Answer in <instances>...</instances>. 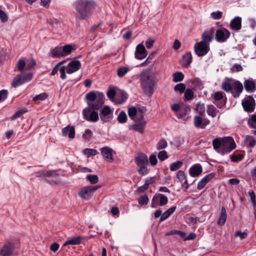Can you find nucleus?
<instances>
[{
	"label": "nucleus",
	"instance_id": "f257e3e1",
	"mask_svg": "<svg viewBox=\"0 0 256 256\" xmlns=\"http://www.w3.org/2000/svg\"><path fill=\"white\" fill-rule=\"evenodd\" d=\"M86 99L88 106L82 110L83 118L90 122H96L99 120L98 110L102 108L104 104L105 97L102 92L90 91L86 94Z\"/></svg>",
	"mask_w": 256,
	"mask_h": 256
},
{
	"label": "nucleus",
	"instance_id": "f03ea898",
	"mask_svg": "<svg viewBox=\"0 0 256 256\" xmlns=\"http://www.w3.org/2000/svg\"><path fill=\"white\" fill-rule=\"evenodd\" d=\"M76 13L74 14L76 20H86L92 16L96 6L94 0H76L73 4Z\"/></svg>",
	"mask_w": 256,
	"mask_h": 256
},
{
	"label": "nucleus",
	"instance_id": "7ed1b4c3",
	"mask_svg": "<svg viewBox=\"0 0 256 256\" xmlns=\"http://www.w3.org/2000/svg\"><path fill=\"white\" fill-rule=\"evenodd\" d=\"M140 82L144 94L149 96H152L156 86L155 78L150 74L149 72L144 71L140 74Z\"/></svg>",
	"mask_w": 256,
	"mask_h": 256
},
{
	"label": "nucleus",
	"instance_id": "20e7f679",
	"mask_svg": "<svg viewBox=\"0 0 256 256\" xmlns=\"http://www.w3.org/2000/svg\"><path fill=\"white\" fill-rule=\"evenodd\" d=\"M222 88L227 92H230L234 98H238L242 92L244 87L240 81L226 78L222 82Z\"/></svg>",
	"mask_w": 256,
	"mask_h": 256
},
{
	"label": "nucleus",
	"instance_id": "39448f33",
	"mask_svg": "<svg viewBox=\"0 0 256 256\" xmlns=\"http://www.w3.org/2000/svg\"><path fill=\"white\" fill-rule=\"evenodd\" d=\"M134 162L138 168V172L140 175L144 176L149 172L147 166L148 164V157L143 152L138 153L135 156Z\"/></svg>",
	"mask_w": 256,
	"mask_h": 256
},
{
	"label": "nucleus",
	"instance_id": "423d86ee",
	"mask_svg": "<svg viewBox=\"0 0 256 256\" xmlns=\"http://www.w3.org/2000/svg\"><path fill=\"white\" fill-rule=\"evenodd\" d=\"M81 63L78 60H72L66 66H62L59 68L60 73V78L64 80L66 76V71L68 74H72L81 68Z\"/></svg>",
	"mask_w": 256,
	"mask_h": 256
},
{
	"label": "nucleus",
	"instance_id": "0eeeda50",
	"mask_svg": "<svg viewBox=\"0 0 256 256\" xmlns=\"http://www.w3.org/2000/svg\"><path fill=\"white\" fill-rule=\"evenodd\" d=\"M32 78L33 74L31 72L26 73L24 74H17L16 76L14 78L12 86V87L16 88L25 83L28 82Z\"/></svg>",
	"mask_w": 256,
	"mask_h": 256
},
{
	"label": "nucleus",
	"instance_id": "6e6552de",
	"mask_svg": "<svg viewBox=\"0 0 256 256\" xmlns=\"http://www.w3.org/2000/svg\"><path fill=\"white\" fill-rule=\"evenodd\" d=\"M15 248V242L11 239L8 240L0 248V256H10L13 254Z\"/></svg>",
	"mask_w": 256,
	"mask_h": 256
},
{
	"label": "nucleus",
	"instance_id": "1a4fd4ad",
	"mask_svg": "<svg viewBox=\"0 0 256 256\" xmlns=\"http://www.w3.org/2000/svg\"><path fill=\"white\" fill-rule=\"evenodd\" d=\"M100 187V186L83 187L78 192V195L82 199L88 200L92 197L94 193Z\"/></svg>",
	"mask_w": 256,
	"mask_h": 256
},
{
	"label": "nucleus",
	"instance_id": "9d476101",
	"mask_svg": "<svg viewBox=\"0 0 256 256\" xmlns=\"http://www.w3.org/2000/svg\"><path fill=\"white\" fill-rule=\"evenodd\" d=\"M222 152L224 154L232 152L236 148V144L232 136H224L222 138Z\"/></svg>",
	"mask_w": 256,
	"mask_h": 256
},
{
	"label": "nucleus",
	"instance_id": "9b49d317",
	"mask_svg": "<svg viewBox=\"0 0 256 256\" xmlns=\"http://www.w3.org/2000/svg\"><path fill=\"white\" fill-rule=\"evenodd\" d=\"M242 105L245 112H252L256 108V100L252 96H246L242 100Z\"/></svg>",
	"mask_w": 256,
	"mask_h": 256
},
{
	"label": "nucleus",
	"instance_id": "f8f14e48",
	"mask_svg": "<svg viewBox=\"0 0 256 256\" xmlns=\"http://www.w3.org/2000/svg\"><path fill=\"white\" fill-rule=\"evenodd\" d=\"M195 54L198 57H202L206 56L210 51V45L204 42H196L194 47Z\"/></svg>",
	"mask_w": 256,
	"mask_h": 256
},
{
	"label": "nucleus",
	"instance_id": "ddd939ff",
	"mask_svg": "<svg viewBox=\"0 0 256 256\" xmlns=\"http://www.w3.org/2000/svg\"><path fill=\"white\" fill-rule=\"evenodd\" d=\"M100 118L103 123L110 122L114 118L113 110L108 106H104L100 111Z\"/></svg>",
	"mask_w": 256,
	"mask_h": 256
},
{
	"label": "nucleus",
	"instance_id": "4468645a",
	"mask_svg": "<svg viewBox=\"0 0 256 256\" xmlns=\"http://www.w3.org/2000/svg\"><path fill=\"white\" fill-rule=\"evenodd\" d=\"M214 32L215 38L218 42H226L230 36V32L224 27L219 28Z\"/></svg>",
	"mask_w": 256,
	"mask_h": 256
},
{
	"label": "nucleus",
	"instance_id": "2eb2a0df",
	"mask_svg": "<svg viewBox=\"0 0 256 256\" xmlns=\"http://www.w3.org/2000/svg\"><path fill=\"white\" fill-rule=\"evenodd\" d=\"M212 98L214 100V104H216L218 108H222L225 106L226 102V98L225 97L223 102H220V100L224 99V94L221 91L216 92L212 96Z\"/></svg>",
	"mask_w": 256,
	"mask_h": 256
},
{
	"label": "nucleus",
	"instance_id": "dca6fc26",
	"mask_svg": "<svg viewBox=\"0 0 256 256\" xmlns=\"http://www.w3.org/2000/svg\"><path fill=\"white\" fill-rule=\"evenodd\" d=\"M215 32L214 27L210 28V29L206 30L202 34V42L207 44L210 45V43L214 40V36Z\"/></svg>",
	"mask_w": 256,
	"mask_h": 256
},
{
	"label": "nucleus",
	"instance_id": "f3484780",
	"mask_svg": "<svg viewBox=\"0 0 256 256\" xmlns=\"http://www.w3.org/2000/svg\"><path fill=\"white\" fill-rule=\"evenodd\" d=\"M100 150L102 155L106 160L110 162H112L114 161L112 156L113 150L112 148L106 146L101 148Z\"/></svg>",
	"mask_w": 256,
	"mask_h": 256
},
{
	"label": "nucleus",
	"instance_id": "a211bd4d",
	"mask_svg": "<svg viewBox=\"0 0 256 256\" xmlns=\"http://www.w3.org/2000/svg\"><path fill=\"white\" fill-rule=\"evenodd\" d=\"M194 126L198 128H204L210 123L209 120L208 118L202 120L199 116H196L194 117Z\"/></svg>",
	"mask_w": 256,
	"mask_h": 256
},
{
	"label": "nucleus",
	"instance_id": "6ab92c4d",
	"mask_svg": "<svg viewBox=\"0 0 256 256\" xmlns=\"http://www.w3.org/2000/svg\"><path fill=\"white\" fill-rule=\"evenodd\" d=\"M148 54L145 47L142 44H139L136 46L135 52V58L138 60L144 58Z\"/></svg>",
	"mask_w": 256,
	"mask_h": 256
},
{
	"label": "nucleus",
	"instance_id": "aec40b11",
	"mask_svg": "<svg viewBox=\"0 0 256 256\" xmlns=\"http://www.w3.org/2000/svg\"><path fill=\"white\" fill-rule=\"evenodd\" d=\"M192 60V54L188 52L182 56V58L180 60V63L183 67L188 68L190 66Z\"/></svg>",
	"mask_w": 256,
	"mask_h": 256
},
{
	"label": "nucleus",
	"instance_id": "412c9836",
	"mask_svg": "<svg viewBox=\"0 0 256 256\" xmlns=\"http://www.w3.org/2000/svg\"><path fill=\"white\" fill-rule=\"evenodd\" d=\"M190 110L191 109L189 105H182V108L178 112L176 113V116L180 119H186L188 118L187 116Z\"/></svg>",
	"mask_w": 256,
	"mask_h": 256
},
{
	"label": "nucleus",
	"instance_id": "4be33fe9",
	"mask_svg": "<svg viewBox=\"0 0 256 256\" xmlns=\"http://www.w3.org/2000/svg\"><path fill=\"white\" fill-rule=\"evenodd\" d=\"M216 176L214 172L210 173L204 176L198 184L197 189L201 190L211 180Z\"/></svg>",
	"mask_w": 256,
	"mask_h": 256
},
{
	"label": "nucleus",
	"instance_id": "5701e85b",
	"mask_svg": "<svg viewBox=\"0 0 256 256\" xmlns=\"http://www.w3.org/2000/svg\"><path fill=\"white\" fill-rule=\"evenodd\" d=\"M202 168L200 164L192 165L189 169V174L193 178L198 176L202 174Z\"/></svg>",
	"mask_w": 256,
	"mask_h": 256
},
{
	"label": "nucleus",
	"instance_id": "b1692460",
	"mask_svg": "<svg viewBox=\"0 0 256 256\" xmlns=\"http://www.w3.org/2000/svg\"><path fill=\"white\" fill-rule=\"evenodd\" d=\"M242 18L238 16L233 18L230 24V28L232 30L238 31L242 28Z\"/></svg>",
	"mask_w": 256,
	"mask_h": 256
},
{
	"label": "nucleus",
	"instance_id": "393cba45",
	"mask_svg": "<svg viewBox=\"0 0 256 256\" xmlns=\"http://www.w3.org/2000/svg\"><path fill=\"white\" fill-rule=\"evenodd\" d=\"M62 134L64 136H68L72 139L75 137V128L73 126L68 125L62 129Z\"/></svg>",
	"mask_w": 256,
	"mask_h": 256
},
{
	"label": "nucleus",
	"instance_id": "a878e982",
	"mask_svg": "<svg viewBox=\"0 0 256 256\" xmlns=\"http://www.w3.org/2000/svg\"><path fill=\"white\" fill-rule=\"evenodd\" d=\"M244 84L245 90L248 92H252L256 90V82L252 78L246 80L244 82Z\"/></svg>",
	"mask_w": 256,
	"mask_h": 256
},
{
	"label": "nucleus",
	"instance_id": "bb28decb",
	"mask_svg": "<svg viewBox=\"0 0 256 256\" xmlns=\"http://www.w3.org/2000/svg\"><path fill=\"white\" fill-rule=\"evenodd\" d=\"M176 178L178 182H179L181 183H182L183 181L184 180L183 184L185 186L186 188H188L189 184L188 183V180L186 178V176L184 171L181 170L178 171L176 173Z\"/></svg>",
	"mask_w": 256,
	"mask_h": 256
},
{
	"label": "nucleus",
	"instance_id": "cd10ccee",
	"mask_svg": "<svg viewBox=\"0 0 256 256\" xmlns=\"http://www.w3.org/2000/svg\"><path fill=\"white\" fill-rule=\"evenodd\" d=\"M227 219L226 210L224 206H222L220 212V215L218 219L217 224L218 226H224Z\"/></svg>",
	"mask_w": 256,
	"mask_h": 256
},
{
	"label": "nucleus",
	"instance_id": "c85d7f7f",
	"mask_svg": "<svg viewBox=\"0 0 256 256\" xmlns=\"http://www.w3.org/2000/svg\"><path fill=\"white\" fill-rule=\"evenodd\" d=\"M146 123L136 122L135 124L130 126V130H133L141 134L144 132Z\"/></svg>",
	"mask_w": 256,
	"mask_h": 256
},
{
	"label": "nucleus",
	"instance_id": "c756f323",
	"mask_svg": "<svg viewBox=\"0 0 256 256\" xmlns=\"http://www.w3.org/2000/svg\"><path fill=\"white\" fill-rule=\"evenodd\" d=\"M82 240V238L80 236L73 237L71 239L66 240L64 244V246H66L68 245H78L81 244Z\"/></svg>",
	"mask_w": 256,
	"mask_h": 256
},
{
	"label": "nucleus",
	"instance_id": "7c9ffc66",
	"mask_svg": "<svg viewBox=\"0 0 256 256\" xmlns=\"http://www.w3.org/2000/svg\"><path fill=\"white\" fill-rule=\"evenodd\" d=\"M62 46H56L51 50L52 56L53 58H63L64 54Z\"/></svg>",
	"mask_w": 256,
	"mask_h": 256
},
{
	"label": "nucleus",
	"instance_id": "2f4dec72",
	"mask_svg": "<svg viewBox=\"0 0 256 256\" xmlns=\"http://www.w3.org/2000/svg\"><path fill=\"white\" fill-rule=\"evenodd\" d=\"M206 112L212 118H215L217 114L219 112V110L214 105L208 104L207 106Z\"/></svg>",
	"mask_w": 256,
	"mask_h": 256
},
{
	"label": "nucleus",
	"instance_id": "473e14b6",
	"mask_svg": "<svg viewBox=\"0 0 256 256\" xmlns=\"http://www.w3.org/2000/svg\"><path fill=\"white\" fill-rule=\"evenodd\" d=\"M176 206H174L166 210L161 216L160 222H162L167 219L176 210Z\"/></svg>",
	"mask_w": 256,
	"mask_h": 256
},
{
	"label": "nucleus",
	"instance_id": "72a5a7b5",
	"mask_svg": "<svg viewBox=\"0 0 256 256\" xmlns=\"http://www.w3.org/2000/svg\"><path fill=\"white\" fill-rule=\"evenodd\" d=\"M128 94L124 90H120L119 94L117 95L116 102L119 104H122L128 98Z\"/></svg>",
	"mask_w": 256,
	"mask_h": 256
},
{
	"label": "nucleus",
	"instance_id": "f704fd0d",
	"mask_svg": "<svg viewBox=\"0 0 256 256\" xmlns=\"http://www.w3.org/2000/svg\"><path fill=\"white\" fill-rule=\"evenodd\" d=\"M26 60L25 58H22L18 60L16 68L14 70L15 72L16 71L22 72L24 71L26 65Z\"/></svg>",
	"mask_w": 256,
	"mask_h": 256
},
{
	"label": "nucleus",
	"instance_id": "c9c22d12",
	"mask_svg": "<svg viewBox=\"0 0 256 256\" xmlns=\"http://www.w3.org/2000/svg\"><path fill=\"white\" fill-rule=\"evenodd\" d=\"M62 48L64 57L70 54L72 52L75 50L73 46L70 44H66L63 46H62Z\"/></svg>",
	"mask_w": 256,
	"mask_h": 256
},
{
	"label": "nucleus",
	"instance_id": "e433bc0d",
	"mask_svg": "<svg viewBox=\"0 0 256 256\" xmlns=\"http://www.w3.org/2000/svg\"><path fill=\"white\" fill-rule=\"evenodd\" d=\"M192 84L194 86V89L195 90H200L203 88V84L201 80L198 78H194L192 82Z\"/></svg>",
	"mask_w": 256,
	"mask_h": 256
},
{
	"label": "nucleus",
	"instance_id": "4c0bfd02",
	"mask_svg": "<svg viewBox=\"0 0 256 256\" xmlns=\"http://www.w3.org/2000/svg\"><path fill=\"white\" fill-rule=\"evenodd\" d=\"M172 80L174 82H178L183 80L184 76L182 72H174L173 75Z\"/></svg>",
	"mask_w": 256,
	"mask_h": 256
},
{
	"label": "nucleus",
	"instance_id": "58836bf2",
	"mask_svg": "<svg viewBox=\"0 0 256 256\" xmlns=\"http://www.w3.org/2000/svg\"><path fill=\"white\" fill-rule=\"evenodd\" d=\"M183 164V162L181 160H177L170 164V169L171 171H175L180 168Z\"/></svg>",
	"mask_w": 256,
	"mask_h": 256
},
{
	"label": "nucleus",
	"instance_id": "ea45409f",
	"mask_svg": "<svg viewBox=\"0 0 256 256\" xmlns=\"http://www.w3.org/2000/svg\"><path fill=\"white\" fill-rule=\"evenodd\" d=\"M28 110L26 108H24L21 110H18L15 112L10 118V119L12 120H14L16 118H20L24 114L27 112Z\"/></svg>",
	"mask_w": 256,
	"mask_h": 256
},
{
	"label": "nucleus",
	"instance_id": "a19ab883",
	"mask_svg": "<svg viewBox=\"0 0 256 256\" xmlns=\"http://www.w3.org/2000/svg\"><path fill=\"white\" fill-rule=\"evenodd\" d=\"M222 138H214L212 141V146L215 150H218L221 148L222 151Z\"/></svg>",
	"mask_w": 256,
	"mask_h": 256
},
{
	"label": "nucleus",
	"instance_id": "79ce46f5",
	"mask_svg": "<svg viewBox=\"0 0 256 256\" xmlns=\"http://www.w3.org/2000/svg\"><path fill=\"white\" fill-rule=\"evenodd\" d=\"M84 154L87 156L88 158L92 156H94L98 153L97 150L93 148H86L83 151Z\"/></svg>",
	"mask_w": 256,
	"mask_h": 256
},
{
	"label": "nucleus",
	"instance_id": "37998d69",
	"mask_svg": "<svg viewBox=\"0 0 256 256\" xmlns=\"http://www.w3.org/2000/svg\"><path fill=\"white\" fill-rule=\"evenodd\" d=\"M138 202L140 206L146 205L148 202L149 199L147 194H144L141 196L138 200Z\"/></svg>",
	"mask_w": 256,
	"mask_h": 256
},
{
	"label": "nucleus",
	"instance_id": "c03bdc74",
	"mask_svg": "<svg viewBox=\"0 0 256 256\" xmlns=\"http://www.w3.org/2000/svg\"><path fill=\"white\" fill-rule=\"evenodd\" d=\"M117 120L120 124H124L126 122L127 116L124 110H122L120 112L117 117Z\"/></svg>",
	"mask_w": 256,
	"mask_h": 256
},
{
	"label": "nucleus",
	"instance_id": "a18cd8bd",
	"mask_svg": "<svg viewBox=\"0 0 256 256\" xmlns=\"http://www.w3.org/2000/svg\"><path fill=\"white\" fill-rule=\"evenodd\" d=\"M246 144L248 147H254L256 144V140L252 136H246Z\"/></svg>",
	"mask_w": 256,
	"mask_h": 256
},
{
	"label": "nucleus",
	"instance_id": "49530a36",
	"mask_svg": "<svg viewBox=\"0 0 256 256\" xmlns=\"http://www.w3.org/2000/svg\"><path fill=\"white\" fill-rule=\"evenodd\" d=\"M138 114V111L136 108L132 106L128 109V115L131 120H135L136 116Z\"/></svg>",
	"mask_w": 256,
	"mask_h": 256
},
{
	"label": "nucleus",
	"instance_id": "de8ad7c7",
	"mask_svg": "<svg viewBox=\"0 0 256 256\" xmlns=\"http://www.w3.org/2000/svg\"><path fill=\"white\" fill-rule=\"evenodd\" d=\"M168 146V143L164 138H161L156 144V148L158 150H160L166 148Z\"/></svg>",
	"mask_w": 256,
	"mask_h": 256
},
{
	"label": "nucleus",
	"instance_id": "09e8293b",
	"mask_svg": "<svg viewBox=\"0 0 256 256\" xmlns=\"http://www.w3.org/2000/svg\"><path fill=\"white\" fill-rule=\"evenodd\" d=\"M129 70V68L126 66H122L118 68L117 74L118 76L122 78L124 76Z\"/></svg>",
	"mask_w": 256,
	"mask_h": 256
},
{
	"label": "nucleus",
	"instance_id": "8fccbe9b",
	"mask_svg": "<svg viewBox=\"0 0 256 256\" xmlns=\"http://www.w3.org/2000/svg\"><path fill=\"white\" fill-rule=\"evenodd\" d=\"M159 197V205L160 206H164L168 202V198L164 194H158Z\"/></svg>",
	"mask_w": 256,
	"mask_h": 256
},
{
	"label": "nucleus",
	"instance_id": "3c124183",
	"mask_svg": "<svg viewBox=\"0 0 256 256\" xmlns=\"http://www.w3.org/2000/svg\"><path fill=\"white\" fill-rule=\"evenodd\" d=\"M185 98L188 100H190L194 98V93L192 89L187 88L184 91V94Z\"/></svg>",
	"mask_w": 256,
	"mask_h": 256
},
{
	"label": "nucleus",
	"instance_id": "603ef678",
	"mask_svg": "<svg viewBox=\"0 0 256 256\" xmlns=\"http://www.w3.org/2000/svg\"><path fill=\"white\" fill-rule=\"evenodd\" d=\"M174 90L176 92H178L180 94H182L186 90V85L183 83H180L174 86Z\"/></svg>",
	"mask_w": 256,
	"mask_h": 256
},
{
	"label": "nucleus",
	"instance_id": "864d4df0",
	"mask_svg": "<svg viewBox=\"0 0 256 256\" xmlns=\"http://www.w3.org/2000/svg\"><path fill=\"white\" fill-rule=\"evenodd\" d=\"M86 178L91 184H96L98 181V178L97 175L88 174L86 176Z\"/></svg>",
	"mask_w": 256,
	"mask_h": 256
},
{
	"label": "nucleus",
	"instance_id": "5fc2aeb1",
	"mask_svg": "<svg viewBox=\"0 0 256 256\" xmlns=\"http://www.w3.org/2000/svg\"><path fill=\"white\" fill-rule=\"evenodd\" d=\"M158 157L159 160L161 162H163L168 158V156L167 152L164 150L160 151L158 154Z\"/></svg>",
	"mask_w": 256,
	"mask_h": 256
},
{
	"label": "nucleus",
	"instance_id": "6e6d98bb",
	"mask_svg": "<svg viewBox=\"0 0 256 256\" xmlns=\"http://www.w3.org/2000/svg\"><path fill=\"white\" fill-rule=\"evenodd\" d=\"M48 94L46 93L42 92L34 96L32 100L35 102L37 100H44L48 98Z\"/></svg>",
	"mask_w": 256,
	"mask_h": 256
},
{
	"label": "nucleus",
	"instance_id": "4d7b16f0",
	"mask_svg": "<svg viewBox=\"0 0 256 256\" xmlns=\"http://www.w3.org/2000/svg\"><path fill=\"white\" fill-rule=\"evenodd\" d=\"M244 158V156L242 154H238L237 155L233 154L230 156V159L232 162H238L241 161Z\"/></svg>",
	"mask_w": 256,
	"mask_h": 256
},
{
	"label": "nucleus",
	"instance_id": "13d9d810",
	"mask_svg": "<svg viewBox=\"0 0 256 256\" xmlns=\"http://www.w3.org/2000/svg\"><path fill=\"white\" fill-rule=\"evenodd\" d=\"M196 110L200 115H203L205 113V106L204 104L198 103L196 105Z\"/></svg>",
	"mask_w": 256,
	"mask_h": 256
},
{
	"label": "nucleus",
	"instance_id": "bf43d9fd",
	"mask_svg": "<svg viewBox=\"0 0 256 256\" xmlns=\"http://www.w3.org/2000/svg\"><path fill=\"white\" fill-rule=\"evenodd\" d=\"M248 194L250 196L253 208H255L256 206V196L254 192V191L248 192Z\"/></svg>",
	"mask_w": 256,
	"mask_h": 256
},
{
	"label": "nucleus",
	"instance_id": "052dcab7",
	"mask_svg": "<svg viewBox=\"0 0 256 256\" xmlns=\"http://www.w3.org/2000/svg\"><path fill=\"white\" fill-rule=\"evenodd\" d=\"M154 54H155V52H154L152 53L151 54H150L148 56V58L146 60L140 64V66H144L152 62V60L154 58Z\"/></svg>",
	"mask_w": 256,
	"mask_h": 256
},
{
	"label": "nucleus",
	"instance_id": "680f3d73",
	"mask_svg": "<svg viewBox=\"0 0 256 256\" xmlns=\"http://www.w3.org/2000/svg\"><path fill=\"white\" fill-rule=\"evenodd\" d=\"M92 136V132L90 129H87L85 130L84 133L82 134V138L84 139L87 140H90Z\"/></svg>",
	"mask_w": 256,
	"mask_h": 256
},
{
	"label": "nucleus",
	"instance_id": "e2e57ef3",
	"mask_svg": "<svg viewBox=\"0 0 256 256\" xmlns=\"http://www.w3.org/2000/svg\"><path fill=\"white\" fill-rule=\"evenodd\" d=\"M212 18L214 20H220L222 18V12L220 11L214 12L210 14Z\"/></svg>",
	"mask_w": 256,
	"mask_h": 256
},
{
	"label": "nucleus",
	"instance_id": "0e129e2a",
	"mask_svg": "<svg viewBox=\"0 0 256 256\" xmlns=\"http://www.w3.org/2000/svg\"><path fill=\"white\" fill-rule=\"evenodd\" d=\"M108 97L111 100H112L116 95V90L114 88H110L107 92Z\"/></svg>",
	"mask_w": 256,
	"mask_h": 256
},
{
	"label": "nucleus",
	"instance_id": "69168bd1",
	"mask_svg": "<svg viewBox=\"0 0 256 256\" xmlns=\"http://www.w3.org/2000/svg\"><path fill=\"white\" fill-rule=\"evenodd\" d=\"M36 61L33 58L28 60L26 70H30L36 66Z\"/></svg>",
	"mask_w": 256,
	"mask_h": 256
},
{
	"label": "nucleus",
	"instance_id": "338daca9",
	"mask_svg": "<svg viewBox=\"0 0 256 256\" xmlns=\"http://www.w3.org/2000/svg\"><path fill=\"white\" fill-rule=\"evenodd\" d=\"M159 204V197L158 194L154 195L152 198L151 206L152 208H156Z\"/></svg>",
	"mask_w": 256,
	"mask_h": 256
},
{
	"label": "nucleus",
	"instance_id": "774afa93",
	"mask_svg": "<svg viewBox=\"0 0 256 256\" xmlns=\"http://www.w3.org/2000/svg\"><path fill=\"white\" fill-rule=\"evenodd\" d=\"M230 70L232 72H239L242 71L243 68L240 64H236L230 68Z\"/></svg>",
	"mask_w": 256,
	"mask_h": 256
}]
</instances>
